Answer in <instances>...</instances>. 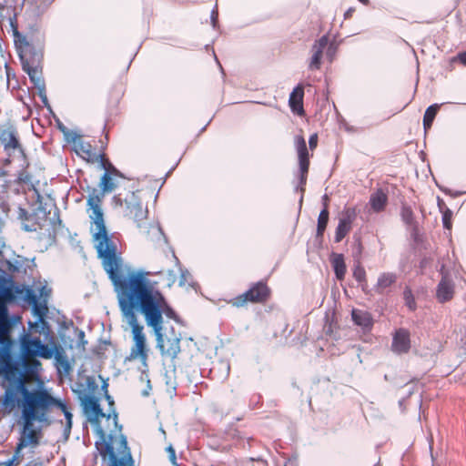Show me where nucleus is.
<instances>
[{
    "label": "nucleus",
    "instance_id": "nucleus-24",
    "mask_svg": "<svg viewBox=\"0 0 466 466\" xmlns=\"http://www.w3.org/2000/svg\"><path fill=\"white\" fill-rule=\"evenodd\" d=\"M332 267L339 280H342L345 278L347 268L342 254H337L332 261Z\"/></svg>",
    "mask_w": 466,
    "mask_h": 466
},
{
    "label": "nucleus",
    "instance_id": "nucleus-23",
    "mask_svg": "<svg viewBox=\"0 0 466 466\" xmlns=\"http://www.w3.org/2000/svg\"><path fill=\"white\" fill-rule=\"evenodd\" d=\"M351 316L354 323L358 326L363 328H370L373 324L372 318L370 314L367 311L353 309L351 312Z\"/></svg>",
    "mask_w": 466,
    "mask_h": 466
},
{
    "label": "nucleus",
    "instance_id": "nucleus-18",
    "mask_svg": "<svg viewBox=\"0 0 466 466\" xmlns=\"http://www.w3.org/2000/svg\"><path fill=\"white\" fill-rule=\"evenodd\" d=\"M410 347L411 343L410 331L403 328L397 329L392 337V351L397 354H405L410 351Z\"/></svg>",
    "mask_w": 466,
    "mask_h": 466
},
{
    "label": "nucleus",
    "instance_id": "nucleus-1",
    "mask_svg": "<svg viewBox=\"0 0 466 466\" xmlns=\"http://www.w3.org/2000/svg\"><path fill=\"white\" fill-rule=\"evenodd\" d=\"M0 401L4 413L10 414L19 408L23 420L14 456L1 463V466L18 465L23 460L21 454L23 449L38 446L42 433L40 429L34 428V424L48 425L50 415L55 409H59L65 414L68 423H71L72 414L64 402L55 398L46 389L28 390L22 379H19L15 387H9L5 390Z\"/></svg>",
    "mask_w": 466,
    "mask_h": 466
},
{
    "label": "nucleus",
    "instance_id": "nucleus-14",
    "mask_svg": "<svg viewBox=\"0 0 466 466\" xmlns=\"http://www.w3.org/2000/svg\"><path fill=\"white\" fill-rule=\"evenodd\" d=\"M294 144L298 154L299 167V184L301 191H304L307 183V177L309 168V154L306 145V140L302 135H298L294 137Z\"/></svg>",
    "mask_w": 466,
    "mask_h": 466
},
{
    "label": "nucleus",
    "instance_id": "nucleus-21",
    "mask_svg": "<svg viewBox=\"0 0 466 466\" xmlns=\"http://www.w3.org/2000/svg\"><path fill=\"white\" fill-rule=\"evenodd\" d=\"M397 281V275L392 272H384L378 278L375 289L379 294H382L384 290L392 286Z\"/></svg>",
    "mask_w": 466,
    "mask_h": 466
},
{
    "label": "nucleus",
    "instance_id": "nucleus-2",
    "mask_svg": "<svg viewBox=\"0 0 466 466\" xmlns=\"http://www.w3.org/2000/svg\"><path fill=\"white\" fill-rule=\"evenodd\" d=\"M105 271L113 283L124 296L138 309L145 318L148 326L147 310L152 307L159 311V327H165L163 314L168 318H175L174 309L168 305L162 292L157 288V283L149 279L151 273L145 270H123L121 257L103 264Z\"/></svg>",
    "mask_w": 466,
    "mask_h": 466
},
{
    "label": "nucleus",
    "instance_id": "nucleus-35",
    "mask_svg": "<svg viewBox=\"0 0 466 466\" xmlns=\"http://www.w3.org/2000/svg\"><path fill=\"white\" fill-rule=\"evenodd\" d=\"M329 43L328 35L321 36L316 43L313 45L312 49L322 51L325 49Z\"/></svg>",
    "mask_w": 466,
    "mask_h": 466
},
{
    "label": "nucleus",
    "instance_id": "nucleus-44",
    "mask_svg": "<svg viewBox=\"0 0 466 466\" xmlns=\"http://www.w3.org/2000/svg\"><path fill=\"white\" fill-rule=\"evenodd\" d=\"M361 4L367 5H369L370 1L369 0H359Z\"/></svg>",
    "mask_w": 466,
    "mask_h": 466
},
{
    "label": "nucleus",
    "instance_id": "nucleus-12",
    "mask_svg": "<svg viewBox=\"0 0 466 466\" xmlns=\"http://www.w3.org/2000/svg\"><path fill=\"white\" fill-rule=\"evenodd\" d=\"M271 296L272 290L268 281L261 279L251 283L245 292L228 300V304L237 309L246 308L249 303L264 305L269 301Z\"/></svg>",
    "mask_w": 466,
    "mask_h": 466
},
{
    "label": "nucleus",
    "instance_id": "nucleus-26",
    "mask_svg": "<svg viewBox=\"0 0 466 466\" xmlns=\"http://www.w3.org/2000/svg\"><path fill=\"white\" fill-rule=\"evenodd\" d=\"M439 109L440 106L438 104H433L426 109L423 116V127L425 130H428L431 127Z\"/></svg>",
    "mask_w": 466,
    "mask_h": 466
},
{
    "label": "nucleus",
    "instance_id": "nucleus-17",
    "mask_svg": "<svg viewBox=\"0 0 466 466\" xmlns=\"http://www.w3.org/2000/svg\"><path fill=\"white\" fill-rule=\"evenodd\" d=\"M73 149L76 154L87 163H95L103 155H98L90 142L84 139L82 136H76L73 139Z\"/></svg>",
    "mask_w": 466,
    "mask_h": 466
},
{
    "label": "nucleus",
    "instance_id": "nucleus-37",
    "mask_svg": "<svg viewBox=\"0 0 466 466\" xmlns=\"http://www.w3.org/2000/svg\"><path fill=\"white\" fill-rule=\"evenodd\" d=\"M454 60H457L463 66H466V51L459 53Z\"/></svg>",
    "mask_w": 466,
    "mask_h": 466
},
{
    "label": "nucleus",
    "instance_id": "nucleus-43",
    "mask_svg": "<svg viewBox=\"0 0 466 466\" xmlns=\"http://www.w3.org/2000/svg\"><path fill=\"white\" fill-rule=\"evenodd\" d=\"M84 338H85V333H84V331L81 330L79 332V339L82 340Z\"/></svg>",
    "mask_w": 466,
    "mask_h": 466
},
{
    "label": "nucleus",
    "instance_id": "nucleus-13",
    "mask_svg": "<svg viewBox=\"0 0 466 466\" xmlns=\"http://www.w3.org/2000/svg\"><path fill=\"white\" fill-rule=\"evenodd\" d=\"M12 289H14V298L15 299L16 297H21L25 301L32 305L34 314L39 317L40 320H43L48 310L46 299H45L42 302H40L34 290L27 287L17 285L12 286Z\"/></svg>",
    "mask_w": 466,
    "mask_h": 466
},
{
    "label": "nucleus",
    "instance_id": "nucleus-8",
    "mask_svg": "<svg viewBox=\"0 0 466 466\" xmlns=\"http://www.w3.org/2000/svg\"><path fill=\"white\" fill-rule=\"evenodd\" d=\"M54 356V349L42 342L40 337L24 333L19 338V359L27 374H36L41 370L37 358L49 360Z\"/></svg>",
    "mask_w": 466,
    "mask_h": 466
},
{
    "label": "nucleus",
    "instance_id": "nucleus-19",
    "mask_svg": "<svg viewBox=\"0 0 466 466\" xmlns=\"http://www.w3.org/2000/svg\"><path fill=\"white\" fill-rule=\"evenodd\" d=\"M454 296V284L448 274H443L436 289V298L439 302L445 303Z\"/></svg>",
    "mask_w": 466,
    "mask_h": 466
},
{
    "label": "nucleus",
    "instance_id": "nucleus-40",
    "mask_svg": "<svg viewBox=\"0 0 466 466\" xmlns=\"http://www.w3.org/2000/svg\"><path fill=\"white\" fill-rule=\"evenodd\" d=\"M40 296L41 297H47L48 296V292L46 290L45 288H42L41 290H40Z\"/></svg>",
    "mask_w": 466,
    "mask_h": 466
},
{
    "label": "nucleus",
    "instance_id": "nucleus-4",
    "mask_svg": "<svg viewBox=\"0 0 466 466\" xmlns=\"http://www.w3.org/2000/svg\"><path fill=\"white\" fill-rule=\"evenodd\" d=\"M102 165L105 173L99 181V189L92 187L86 197V212L94 231L93 239L96 243V248L102 265L120 257L116 251V245L109 237L104 218L103 202L107 193L114 191L119 185L118 178L122 174L110 162L102 157Z\"/></svg>",
    "mask_w": 466,
    "mask_h": 466
},
{
    "label": "nucleus",
    "instance_id": "nucleus-10",
    "mask_svg": "<svg viewBox=\"0 0 466 466\" xmlns=\"http://www.w3.org/2000/svg\"><path fill=\"white\" fill-rule=\"evenodd\" d=\"M112 201L116 208H120L123 216L133 220L137 227H141L147 218V208L143 205L140 191L135 189L133 185H125L123 189L113 197Z\"/></svg>",
    "mask_w": 466,
    "mask_h": 466
},
{
    "label": "nucleus",
    "instance_id": "nucleus-22",
    "mask_svg": "<svg viewBox=\"0 0 466 466\" xmlns=\"http://www.w3.org/2000/svg\"><path fill=\"white\" fill-rule=\"evenodd\" d=\"M388 202V197L381 189H378L370 196V204L373 211L380 212L384 210Z\"/></svg>",
    "mask_w": 466,
    "mask_h": 466
},
{
    "label": "nucleus",
    "instance_id": "nucleus-41",
    "mask_svg": "<svg viewBox=\"0 0 466 466\" xmlns=\"http://www.w3.org/2000/svg\"><path fill=\"white\" fill-rule=\"evenodd\" d=\"M106 399L108 400V403L110 406H113L114 405V401L113 400L111 399V397L109 395L106 394Z\"/></svg>",
    "mask_w": 466,
    "mask_h": 466
},
{
    "label": "nucleus",
    "instance_id": "nucleus-27",
    "mask_svg": "<svg viewBox=\"0 0 466 466\" xmlns=\"http://www.w3.org/2000/svg\"><path fill=\"white\" fill-rule=\"evenodd\" d=\"M329 212L328 209V205L324 204V208L320 211L318 218V225H317V235L322 236L324 231L326 230L328 222H329Z\"/></svg>",
    "mask_w": 466,
    "mask_h": 466
},
{
    "label": "nucleus",
    "instance_id": "nucleus-39",
    "mask_svg": "<svg viewBox=\"0 0 466 466\" xmlns=\"http://www.w3.org/2000/svg\"><path fill=\"white\" fill-rule=\"evenodd\" d=\"M7 176V172L0 167V182H3V184L6 183L5 177Z\"/></svg>",
    "mask_w": 466,
    "mask_h": 466
},
{
    "label": "nucleus",
    "instance_id": "nucleus-6",
    "mask_svg": "<svg viewBox=\"0 0 466 466\" xmlns=\"http://www.w3.org/2000/svg\"><path fill=\"white\" fill-rule=\"evenodd\" d=\"M14 42L21 59L23 70L35 86H39L43 83L41 63L44 56V35L39 32L24 35L15 27Z\"/></svg>",
    "mask_w": 466,
    "mask_h": 466
},
{
    "label": "nucleus",
    "instance_id": "nucleus-16",
    "mask_svg": "<svg viewBox=\"0 0 466 466\" xmlns=\"http://www.w3.org/2000/svg\"><path fill=\"white\" fill-rule=\"evenodd\" d=\"M0 142L8 156H11L12 153L15 151L23 153V147L19 141L17 130L12 125L0 126Z\"/></svg>",
    "mask_w": 466,
    "mask_h": 466
},
{
    "label": "nucleus",
    "instance_id": "nucleus-42",
    "mask_svg": "<svg viewBox=\"0 0 466 466\" xmlns=\"http://www.w3.org/2000/svg\"><path fill=\"white\" fill-rule=\"evenodd\" d=\"M327 204L329 206V198L327 195H324L323 197V205Z\"/></svg>",
    "mask_w": 466,
    "mask_h": 466
},
{
    "label": "nucleus",
    "instance_id": "nucleus-7",
    "mask_svg": "<svg viewBox=\"0 0 466 466\" xmlns=\"http://www.w3.org/2000/svg\"><path fill=\"white\" fill-rule=\"evenodd\" d=\"M19 316H10L9 311L0 309V373L11 380L21 379L18 365L14 362L11 350L14 345L12 332L16 322H20Z\"/></svg>",
    "mask_w": 466,
    "mask_h": 466
},
{
    "label": "nucleus",
    "instance_id": "nucleus-33",
    "mask_svg": "<svg viewBox=\"0 0 466 466\" xmlns=\"http://www.w3.org/2000/svg\"><path fill=\"white\" fill-rule=\"evenodd\" d=\"M313 55L309 63V69L317 70L320 68L321 58H322V51L312 49Z\"/></svg>",
    "mask_w": 466,
    "mask_h": 466
},
{
    "label": "nucleus",
    "instance_id": "nucleus-28",
    "mask_svg": "<svg viewBox=\"0 0 466 466\" xmlns=\"http://www.w3.org/2000/svg\"><path fill=\"white\" fill-rule=\"evenodd\" d=\"M14 299V289H12V287L5 288L0 293V309L3 311H9L7 303Z\"/></svg>",
    "mask_w": 466,
    "mask_h": 466
},
{
    "label": "nucleus",
    "instance_id": "nucleus-29",
    "mask_svg": "<svg viewBox=\"0 0 466 466\" xmlns=\"http://www.w3.org/2000/svg\"><path fill=\"white\" fill-rule=\"evenodd\" d=\"M55 360L58 370H62L65 373H68L71 370L67 357L61 351H56Z\"/></svg>",
    "mask_w": 466,
    "mask_h": 466
},
{
    "label": "nucleus",
    "instance_id": "nucleus-31",
    "mask_svg": "<svg viewBox=\"0 0 466 466\" xmlns=\"http://www.w3.org/2000/svg\"><path fill=\"white\" fill-rule=\"evenodd\" d=\"M353 278L363 286H367V275L365 268L361 265L355 266L353 269Z\"/></svg>",
    "mask_w": 466,
    "mask_h": 466
},
{
    "label": "nucleus",
    "instance_id": "nucleus-20",
    "mask_svg": "<svg viewBox=\"0 0 466 466\" xmlns=\"http://www.w3.org/2000/svg\"><path fill=\"white\" fill-rule=\"evenodd\" d=\"M303 98H304V86L299 84L290 93L289 98V106L291 111L299 116H305V110L303 107Z\"/></svg>",
    "mask_w": 466,
    "mask_h": 466
},
{
    "label": "nucleus",
    "instance_id": "nucleus-32",
    "mask_svg": "<svg viewBox=\"0 0 466 466\" xmlns=\"http://www.w3.org/2000/svg\"><path fill=\"white\" fill-rule=\"evenodd\" d=\"M403 298L405 300V305L412 311H414L417 308V304L415 301V298L412 294V291L410 288H406L403 292Z\"/></svg>",
    "mask_w": 466,
    "mask_h": 466
},
{
    "label": "nucleus",
    "instance_id": "nucleus-9",
    "mask_svg": "<svg viewBox=\"0 0 466 466\" xmlns=\"http://www.w3.org/2000/svg\"><path fill=\"white\" fill-rule=\"evenodd\" d=\"M148 327L153 329L157 348L165 359L174 360L180 352L181 334L173 327H159L160 315L155 308H148Z\"/></svg>",
    "mask_w": 466,
    "mask_h": 466
},
{
    "label": "nucleus",
    "instance_id": "nucleus-30",
    "mask_svg": "<svg viewBox=\"0 0 466 466\" xmlns=\"http://www.w3.org/2000/svg\"><path fill=\"white\" fill-rule=\"evenodd\" d=\"M55 0H25V3L36 12L45 11Z\"/></svg>",
    "mask_w": 466,
    "mask_h": 466
},
{
    "label": "nucleus",
    "instance_id": "nucleus-38",
    "mask_svg": "<svg viewBox=\"0 0 466 466\" xmlns=\"http://www.w3.org/2000/svg\"><path fill=\"white\" fill-rule=\"evenodd\" d=\"M167 451L169 453V457H170V461L173 462V463H176V452H175V450L173 449L172 446H169L167 448Z\"/></svg>",
    "mask_w": 466,
    "mask_h": 466
},
{
    "label": "nucleus",
    "instance_id": "nucleus-11",
    "mask_svg": "<svg viewBox=\"0 0 466 466\" xmlns=\"http://www.w3.org/2000/svg\"><path fill=\"white\" fill-rule=\"evenodd\" d=\"M18 218L21 220L23 229L27 232L46 229L49 234L56 233L62 224L59 210L56 207L53 211H46V208L39 206L32 213L20 208Z\"/></svg>",
    "mask_w": 466,
    "mask_h": 466
},
{
    "label": "nucleus",
    "instance_id": "nucleus-25",
    "mask_svg": "<svg viewBox=\"0 0 466 466\" xmlns=\"http://www.w3.org/2000/svg\"><path fill=\"white\" fill-rule=\"evenodd\" d=\"M400 216L405 225H407L412 230L417 229V221L410 207L403 205L401 207Z\"/></svg>",
    "mask_w": 466,
    "mask_h": 466
},
{
    "label": "nucleus",
    "instance_id": "nucleus-15",
    "mask_svg": "<svg viewBox=\"0 0 466 466\" xmlns=\"http://www.w3.org/2000/svg\"><path fill=\"white\" fill-rule=\"evenodd\" d=\"M357 209L354 207H345L340 213L339 223L335 230L334 240L339 243L351 231L352 225L357 218Z\"/></svg>",
    "mask_w": 466,
    "mask_h": 466
},
{
    "label": "nucleus",
    "instance_id": "nucleus-3",
    "mask_svg": "<svg viewBox=\"0 0 466 466\" xmlns=\"http://www.w3.org/2000/svg\"><path fill=\"white\" fill-rule=\"evenodd\" d=\"M83 411L94 427L96 436L95 448L106 466H134V460L127 437L122 433L116 410L106 414L99 400L94 395H86L81 400Z\"/></svg>",
    "mask_w": 466,
    "mask_h": 466
},
{
    "label": "nucleus",
    "instance_id": "nucleus-5",
    "mask_svg": "<svg viewBox=\"0 0 466 466\" xmlns=\"http://www.w3.org/2000/svg\"><path fill=\"white\" fill-rule=\"evenodd\" d=\"M114 289L122 316L130 328L132 344L125 361H139L143 367L147 368L150 348L147 343L145 328L138 321L137 315L139 311L135 307V304L130 302L117 288Z\"/></svg>",
    "mask_w": 466,
    "mask_h": 466
},
{
    "label": "nucleus",
    "instance_id": "nucleus-36",
    "mask_svg": "<svg viewBox=\"0 0 466 466\" xmlns=\"http://www.w3.org/2000/svg\"><path fill=\"white\" fill-rule=\"evenodd\" d=\"M319 137L317 133L312 134L309 139V148L314 151L318 146Z\"/></svg>",
    "mask_w": 466,
    "mask_h": 466
},
{
    "label": "nucleus",
    "instance_id": "nucleus-34",
    "mask_svg": "<svg viewBox=\"0 0 466 466\" xmlns=\"http://www.w3.org/2000/svg\"><path fill=\"white\" fill-rule=\"evenodd\" d=\"M442 212V223L443 227L447 229H451L452 227V212L450 208H445L444 210H441Z\"/></svg>",
    "mask_w": 466,
    "mask_h": 466
}]
</instances>
